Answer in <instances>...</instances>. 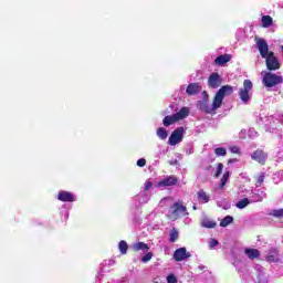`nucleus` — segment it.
Wrapping results in <instances>:
<instances>
[{"label":"nucleus","mask_w":283,"mask_h":283,"mask_svg":"<svg viewBox=\"0 0 283 283\" xmlns=\"http://www.w3.org/2000/svg\"><path fill=\"white\" fill-rule=\"evenodd\" d=\"M254 43L256 49L259 50V54L262 59H265V65L269 72H275V70H280V61L273 51H269V43L266 40L260 36L254 38Z\"/></svg>","instance_id":"obj_1"},{"label":"nucleus","mask_w":283,"mask_h":283,"mask_svg":"<svg viewBox=\"0 0 283 283\" xmlns=\"http://www.w3.org/2000/svg\"><path fill=\"white\" fill-rule=\"evenodd\" d=\"M261 76H263L262 83L264 87H275V85H282L283 83L282 75L272 72L262 71Z\"/></svg>","instance_id":"obj_2"},{"label":"nucleus","mask_w":283,"mask_h":283,"mask_svg":"<svg viewBox=\"0 0 283 283\" xmlns=\"http://www.w3.org/2000/svg\"><path fill=\"white\" fill-rule=\"evenodd\" d=\"M184 216H189L187 212V206L182 202L177 201L170 207V220H178V218H184Z\"/></svg>","instance_id":"obj_3"},{"label":"nucleus","mask_w":283,"mask_h":283,"mask_svg":"<svg viewBox=\"0 0 283 283\" xmlns=\"http://www.w3.org/2000/svg\"><path fill=\"white\" fill-rule=\"evenodd\" d=\"M233 94V86L231 85H223L219 88V91L214 95V105H219L222 107V103L224 101V96H231Z\"/></svg>","instance_id":"obj_4"},{"label":"nucleus","mask_w":283,"mask_h":283,"mask_svg":"<svg viewBox=\"0 0 283 283\" xmlns=\"http://www.w3.org/2000/svg\"><path fill=\"white\" fill-rule=\"evenodd\" d=\"M197 107L205 114H216L220 109V105H216V99H213L212 105H209V99L199 101Z\"/></svg>","instance_id":"obj_5"},{"label":"nucleus","mask_w":283,"mask_h":283,"mask_svg":"<svg viewBox=\"0 0 283 283\" xmlns=\"http://www.w3.org/2000/svg\"><path fill=\"white\" fill-rule=\"evenodd\" d=\"M251 90H253V82H251V80H244L243 88H240L239 91V96L242 103H249V101H251V95H249Z\"/></svg>","instance_id":"obj_6"},{"label":"nucleus","mask_w":283,"mask_h":283,"mask_svg":"<svg viewBox=\"0 0 283 283\" xmlns=\"http://www.w3.org/2000/svg\"><path fill=\"white\" fill-rule=\"evenodd\" d=\"M185 136V127L176 128L168 138V145L171 147L178 145V143H182V138Z\"/></svg>","instance_id":"obj_7"},{"label":"nucleus","mask_w":283,"mask_h":283,"mask_svg":"<svg viewBox=\"0 0 283 283\" xmlns=\"http://www.w3.org/2000/svg\"><path fill=\"white\" fill-rule=\"evenodd\" d=\"M222 85V77L219 73H212L208 77V87L210 90H218Z\"/></svg>","instance_id":"obj_8"},{"label":"nucleus","mask_w":283,"mask_h":283,"mask_svg":"<svg viewBox=\"0 0 283 283\" xmlns=\"http://www.w3.org/2000/svg\"><path fill=\"white\" fill-rule=\"evenodd\" d=\"M251 158L255 160V163H259V165H266V159L269 158V155H266L264 150L258 148L252 153Z\"/></svg>","instance_id":"obj_9"},{"label":"nucleus","mask_w":283,"mask_h":283,"mask_svg":"<svg viewBox=\"0 0 283 283\" xmlns=\"http://www.w3.org/2000/svg\"><path fill=\"white\" fill-rule=\"evenodd\" d=\"M187 258H191V253L187 252V248H179L174 252V260L176 262H182Z\"/></svg>","instance_id":"obj_10"},{"label":"nucleus","mask_w":283,"mask_h":283,"mask_svg":"<svg viewBox=\"0 0 283 283\" xmlns=\"http://www.w3.org/2000/svg\"><path fill=\"white\" fill-rule=\"evenodd\" d=\"M57 200L61 202H76V197L70 191H60L57 193Z\"/></svg>","instance_id":"obj_11"},{"label":"nucleus","mask_w":283,"mask_h":283,"mask_svg":"<svg viewBox=\"0 0 283 283\" xmlns=\"http://www.w3.org/2000/svg\"><path fill=\"white\" fill-rule=\"evenodd\" d=\"M200 92H202L200 83H190L186 88V94L188 96H196L197 94H200Z\"/></svg>","instance_id":"obj_12"},{"label":"nucleus","mask_w":283,"mask_h":283,"mask_svg":"<svg viewBox=\"0 0 283 283\" xmlns=\"http://www.w3.org/2000/svg\"><path fill=\"white\" fill-rule=\"evenodd\" d=\"M174 185H178V178L176 176H168L158 184L159 187H174Z\"/></svg>","instance_id":"obj_13"},{"label":"nucleus","mask_w":283,"mask_h":283,"mask_svg":"<svg viewBox=\"0 0 283 283\" xmlns=\"http://www.w3.org/2000/svg\"><path fill=\"white\" fill-rule=\"evenodd\" d=\"M265 260L266 262H280V250H277V248L270 249Z\"/></svg>","instance_id":"obj_14"},{"label":"nucleus","mask_w":283,"mask_h":283,"mask_svg":"<svg viewBox=\"0 0 283 283\" xmlns=\"http://www.w3.org/2000/svg\"><path fill=\"white\" fill-rule=\"evenodd\" d=\"M244 253L249 258V260H260V255H262L260 250L253 248H247L244 250Z\"/></svg>","instance_id":"obj_15"},{"label":"nucleus","mask_w":283,"mask_h":283,"mask_svg":"<svg viewBox=\"0 0 283 283\" xmlns=\"http://www.w3.org/2000/svg\"><path fill=\"white\" fill-rule=\"evenodd\" d=\"M231 61V54H222L214 59L216 65H220L221 67L227 65Z\"/></svg>","instance_id":"obj_16"},{"label":"nucleus","mask_w":283,"mask_h":283,"mask_svg":"<svg viewBox=\"0 0 283 283\" xmlns=\"http://www.w3.org/2000/svg\"><path fill=\"white\" fill-rule=\"evenodd\" d=\"M189 114H190L189 107L184 106V107L180 108L179 112H177L175 114V117H176L177 122L178 120H185V118H187L189 116Z\"/></svg>","instance_id":"obj_17"},{"label":"nucleus","mask_w":283,"mask_h":283,"mask_svg":"<svg viewBox=\"0 0 283 283\" xmlns=\"http://www.w3.org/2000/svg\"><path fill=\"white\" fill-rule=\"evenodd\" d=\"M133 251H135V253H138V251H144L145 253L149 251V245L145 242L139 241L133 244Z\"/></svg>","instance_id":"obj_18"},{"label":"nucleus","mask_w":283,"mask_h":283,"mask_svg":"<svg viewBox=\"0 0 283 283\" xmlns=\"http://www.w3.org/2000/svg\"><path fill=\"white\" fill-rule=\"evenodd\" d=\"M197 198L202 205H207V202L211 200V197L205 190H199L197 192Z\"/></svg>","instance_id":"obj_19"},{"label":"nucleus","mask_w":283,"mask_h":283,"mask_svg":"<svg viewBox=\"0 0 283 283\" xmlns=\"http://www.w3.org/2000/svg\"><path fill=\"white\" fill-rule=\"evenodd\" d=\"M174 123H178V119L176 118V115H167L164 119H163V124L165 125V127H169L170 125H174Z\"/></svg>","instance_id":"obj_20"},{"label":"nucleus","mask_w":283,"mask_h":283,"mask_svg":"<svg viewBox=\"0 0 283 283\" xmlns=\"http://www.w3.org/2000/svg\"><path fill=\"white\" fill-rule=\"evenodd\" d=\"M262 28H271L273 25V18L271 15H263L261 18Z\"/></svg>","instance_id":"obj_21"},{"label":"nucleus","mask_w":283,"mask_h":283,"mask_svg":"<svg viewBox=\"0 0 283 283\" xmlns=\"http://www.w3.org/2000/svg\"><path fill=\"white\" fill-rule=\"evenodd\" d=\"M118 249H119L122 255H127V249H129L127 241H125V240L119 241Z\"/></svg>","instance_id":"obj_22"},{"label":"nucleus","mask_w":283,"mask_h":283,"mask_svg":"<svg viewBox=\"0 0 283 283\" xmlns=\"http://www.w3.org/2000/svg\"><path fill=\"white\" fill-rule=\"evenodd\" d=\"M249 205H251V200H249V198H244L237 202V208L244 209L245 207H249Z\"/></svg>","instance_id":"obj_23"},{"label":"nucleus","mask_w":283,"mask_h":283,"mask_svg":"<svg viewBox=\"0 0 283 283\" xmlns=\"http://www.w3.org/2000/svg\"><path fill=\"white\" fill-rule=\"evenodd\" d=\"M229 176H231V172L229 171H226L221 178V181H220V189H224L227 182H229Z\"/></svg>","instance_id":"obj_24"},{"label":"nucleus","mask_w":283,"mask_h":283,"mask_svg":"<svg viewBox=\"0 0 283 283\" xmlns=\"http://www.w3.org/2000/svg\"><path fill=\"white\" fill-rule=\"evenodd\" d=\"M233 222V217L231 216H227L223 219H221L220 221V227H229V224H231Z\"/></svg>","instance_id":"obj_25"},{"label":"nucleus","mask_w":283,"mask_h":283,"mask_svg":"<svg viewBox=\"0 0 283 283\" xmlns=\"http://www.w3.org/2000/svg\"><path fill=\"white\" fill-rule=\"evenodd\" d=\"M157 136H158V138H160L161 140L167 139V136H168L167 129H165L164 127H159V128L157 129Z\"/></svg>","instance_id":"obj_26"},{"label":"nucleus","mask_w":283,"mask_h":283,"mask_svg":"<svg viewBox=\"0 0 283 283\" xmlns=\"http://www.w3.org/2000/svg\"><path fill=\"white\" fill-rule=\"evenodd\" d=\"M178 230L176 228H172L170 230V238H169V242H176L178 240Z\"/></svg>","instance_id":"obj_27"},{"label":"nucleus","mask_w":283,"mask_h":283,"mask_svg":"<svg viewBox=\"0 0 283 283\" xmlns=\"http://www.w3.org/2000/svg\"><path fill=\"white\" fill-rule=\"evenodd\" d=\"M223 169H224V165L222 163H218L217 164V171L214 174V178H220V176L222 175Z\"/></svg>","instance_id":"obj_28"},{"label":"nucleus","mask_w":283,"mask_h":283,"mask_svg":"<svg viewBox=\"0 0 283 283\" xmlns=\"http://www.w3.org/2000/svg\"><path fill=\"white\" fill-rule=\"evenodd\" d=\"M264 178H265V174H264V172H261V174L256 177L255 187H262V184L264 182Z\"/></svg>","instance_id":"obj_29"},{"label":"nucleus","mask_w":283,"mask_h":283,"mask_svg":"<svg viewBox=\"0 0 283 283\" xmlns=\"http://www.w3.org/2000/svg\"><path fill=\"white\" fill-rule=\"evenodd\" d=\"M153 258H154V252H147V253L142 258V262H143L144 264H147V262H149Z\"/></svg>","instance_id":"obj_30"},{"label":"nucleus","mask_w":283,"mask_h":283,"mask_svg":"<svg viewBox=\"0 0 283 283\" xmlns=\"http://www.w3.org/2000/svg\"><path fill=\"white\" fill-rule=\"evenodd\" d=\"M216 156H227V148L219 147L214 149Z\"/></svg>","instance_id":"obj_31"},{"label":"nucleus","mask_w":283,"mask_h":283,"mask_svg":"<svg viewBox=\"0 0 283 283\" xmlns=\"http://www.w3.org/2000/svg\"><path fill=\"white\" fill-rule=\"evenodd\" d=\"M203 227H206V229H216V221H206L203 222Z\"/></svg>","instance_id":"obj_32"},{"label":"nucleus","mask_w":283,"mask_h":283,"mask_svg":"<svg viewBox=\"0 0 283 283\" xmlns=\"http://www.w3.org/2000/svg\"><path fill=\"white\" fill-rule=\"evenodd\" d=\"M273 217L274 218H283V208H281L279 210H274Z\"/></svg>","instance_id":"obj_33"},{"label":"nucleus","mask_w":283,"mask_h":283,"mask_svg":"<svg viewBox=\"0 0 283 283\" xmlns=\"http://www.w3.org/2000/svg\"><path fill=\"white\" fill-rule=\"evenodd\" d=\"M167 282L168 283H177L178 279L176 277V275L170 274V275L167 276Z\"/></svg>","instance_id":"obj_34"},{"label":"nucleus","mask_w":283,"mask_h":283,"mask_svg":"<svg viewBox=\"0 0 283 283\" xmlns=\"http://www.w3.org/2000/svg\"><path fill=\"white\" fill-rule=\"evenodd\" d=\"M145 165H147V160L145 158L137 160V167H145Z\"/></svg>","instance_id":"obj_35"},{"label":"nucleus","mask_w":283,"mask_h":283,"mask_svg":"<svg viewBox=\"0 0 283 283\" xmlns=\"http://www.w3.org/2000/svg\"><path fill=\"white\" fill-rule=\"evenodd\" d=\"M219 242L216 239H211L209 242V247L210 249H213V247H218Z\"/></svg>","instance_id":"obj_36"},{"label":"nucleus","mask_w":283,"mask_h":283,"mask_svg":"<svg viewBox=\"0 0 283 283\" xmlns=\"http://www.w3.org/2000/svg\"><path fill=\"white\" fill-rule=\"evenodd\" d=\"M230 151L232 154H240V148H238V146H233V147L230 148Z\"/></svg>","instance_id":"obj_37"},{"label":"nucleus","mask_w":283,"mask_h":283,"mask_svg":"<svg viewBox=\"0 0 283 283\" xmlns=\"http://www.w3.org/2000/svg\"><path fill=\"white\" fill-rule=\"evenodd\" d=\"M151 187H153L151 181H148V182L146 184V187H145L146 191H149V189H151Z\"/></svg>","instance_id":"obj_38"},{"label":"nucleus","mask_w":283,"mask_h":283,"mask_svg":"<svg viewBox=\"0 0 283 283\" xmlns=\"http://www.w3.org/2000/svg\"><path fill=\"white\" fill-rule=\"evenodd\" d=\"M203 101H209V94H207V91H203Z\"/></svg>","instance_id":"obj_39"},{"label":"nucleus","mask_w":283,"mask_h":283,"mask_svg":"<svg viewBox=\"0 0 283 283\" xmlns=\"http://www.w3.org/2000/svg\"><path fill=\"white\" fill-rule=\"evenodd\" d=\"M232 163H238V159L234 158V159H229V160H228V165H232Z\"/></svg>","instance_id":"obj_40"},{"label":"nucleus","mask_w":283,"mask_h":283,"mask_svg":"<svg viewBox=\"0 0 283 283\" xmlns=\"http://www.w3.org/2000/svg\"><path fill=\"white\" fill-rule=\"evenodd\" d=\"M169 165H171V166H176V165H178V160H177V159H175V160H172V161H169Z\"/></svg>","instance_id":"obj_41"},{"label":"nucleus","mask_w":283,"mask_h":283,"mask_svg":"<svg viewBox=\"0 0 283 283\" xmlns=\"http://www.w3.org/2000/svg\"><path fill=\"white\" fill-rule=\"evenodd\" d=\"M211 169V166H209L208 168H207V171H209Z\"/></svg>","instance_id":"obj_42"},{"label":"nucleus","mask_w":283,"mask_h":283,"mask_svg":"<svg viewBox=\"0 0 283 283\" xmlns=\"http://www.w3.org/2000/svg\"><path fill=\"white\" fill-rule=\"evenodd\" d=\"M192 209L196 211V209H198V208L196 206H193Z\"/></svg>","instance_id":"obj_43"}]
</instances>
